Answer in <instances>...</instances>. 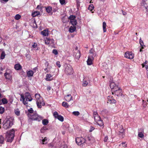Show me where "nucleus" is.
<instances>
[{
    "mask_svg": "<svg viewBox=\"0 0 148 148\" xmlns=\"http://www.w3.org/2000/svg\"><path fill=\"white\" fill-rule=\"evenodd\" d=\"M14 68L16 70H19L21 69L22 66L19 64H15L14 66Z\"/></svg>",
    "mask_w": 148,
    "mask_h": 148,
    "instance_id": "obj_22",
    "label": "nucleus"
},
{
    "mask_svg": "<svg viewBox=\"0 0 148 148\" xmlns=\"http://www.w3.org/2000/svg\"><path fill=\"white\" fill-rule=\"evenodd\" d=\"M77 7H79L80 6L79 2V1H77Z\"/></svg>",
    "mask_w": 148,
    "mask_h": 148,
    "instance_id": "obj_58",
    "label": "nucleus"
},
{
    "mask_svg": "<svg viewBox=\"0 0 148 148\" xmlns=\"http://www.w3.org/2000/svg\"><path fill=\"white\" fill-rule=\"evenodd\" d=\"M28 112L27 113V115L28 116V114H32L33 113H34V111L33 108H30L28 110Z\"/></svg>",
    "mask_w": 148,
    "mask_h": 148,
    "instance_id": "obj_28",
    "label": "nucleus"
},
{
    "mask_svg": "<svg viewBox=\"0 0 148 148\" xmlns=\"http://www.w3.org/2000/svg\"><path fill=\"white\" fill-rule=\"evenodd\" d=\"M48 138L46 137H45L43 138L42 137L41 139L40 140V142L42 144H46L48 143Z\"/></svg>",
    "mask_w": 148,
    "mask_h": 148,
    "instance_id": "obj_17",
    "label": "nucleus"
},
{
    "mask_svg": "<svg viewBox=\"0 0 148 148\" xmlns=\"http://www.w3.org/2000/svg\"><path fill=\"white\" fill-rule=\"evenodd\" d=\"M64 71L67 75H70L73 73V70L71 66L69 64H65L64 65Z\"/></svg>",
    "mask_w": 148,
    "mask_h": 148,
    "instance_id": "obj_7",
    "label": "nucleus"
},
{
    "mask_svg": "<svg viewBox=\"0 0 148 148\" xmlns=\"http://www.w3.org/2000/svg\"><path fill=\"white\" fill-rule=\"evenodd\" d=\"M87 138L88 141H89L91 143H93L95 141V139L93 137L91 136H88Z\"/></svg>",
    "mask_w": 148,
    "mask_h": 148,
    "instance_id": "obj_20",
    "label": "nucleus"
},
{
    "mask_svg": "<svg viewBox=\"0 0 148 148\" xmlns=\"http://www.w3.org/2000/svg\"><path fill=\"white\" fill-rule=\"evenodd\" d=\"M21 18V16L19 14H16L14 17V18L16 20H18L19 19Z\"/></svg>",
    "mask_w": 148,
    "mask_h": 148,
    "instance_id": "obj_44",
    "label": "nucleus"
},
{
    "mask_svg": "<svg viewBox=\"0 0 148 148\" xmlns=\"http://www.w3.org/2000/svg\"><path fill=\"white\" fill-rule=\"evenodd\" d=\"M37 46V44L35 42H34V44L32 45V47L34 48H36Z\"/></svg>",
    "mask_w": 148,
    "mask_h": 148,
    "instance_id": "obj_52",
    "label": "nucleus"
},
{
    "mask_svg": "<svg viewBox=\"0 0 148 148\" xmlns=\"http://www.w3.org/2000/svg\"><path fill=\"white\" fill-rule=\"evenodd\" d=\"M45 43L47 45H51L54 43V40L53 39L47 38L45 40Z\"/></svg>",
    "mask_w": 148,
    "mask_h": 148,
    "instance_id": "obj_15",
    "label": "nucleus"
},
{
    "mask_svg": "<svg viewBox=\"0 0 148 148\" xmlns=\"http://www.w3.org/2000/svg\"><path fill=\"white\" fill-rule=\"evenodd\" d=\"M5 52L4 51H3L1 55V59H4L5 57Z\"/></svg>",
    "mask_w": 148,
    "mask_h": 148,
    "instance_id": "obj_42",
    "label": "nucleus"
},
{
    "mask_svg": "<svg viewBox=\"0 0 148 148\" xmlns=\"http://www.w3.org/2000/svg\"><path fill=\"white\" fill-rule=\"evenodd\" d=\"M112 92L113 95L114 94L117 96H121L122 95V90L120 87H119V89H116H116L113 90V91Z\"/></svg>",
    "mask_w": 148,
    "mask_h": 148,
    "instance_id": "obj_10",
    "label": "nucleus"
},
{
    "mask_svg": "<svg viewBox=\"0 0 148 148\" xmlns=\"http://www.w3.org/2000/svg\"><path fill=\"white\" fill-rule=\"evenodd\" d=\"M61 148H67V147L66 145H63L61 147Z\"/></svg>",
    "mask_w": 148,
    "mask_h": 148,
    "instance_id": "obj_59",
    "label": "nucleus"
},
{
    "mask_svg": "<svg viewBox=\"0 0 148 148\" xmlns=\"http://www.w3.org/2000/svg\"><path fill=\"white\" fill-rule=\"evenodd\" d=\"M52 76L50 74H47L46 76L45 79L48 81H50L53 79Z\"/></svg>",
    "mask_w": 148,
    "mask_h": 148,
    "instance_id": "obj_19",
    "label": "nucleus"
},
{
    "mask_svg": "<svg viewBox=\"0 0 148 148\" xmlns=\"http://www.w3.org/2000/svg\"><path fill=\"white\" fill-rule=\"evenodd\" d=\"M94 7L92 4H90L88 8V9L91 11L94 8Z\"/></svg>",
    "mask_w": 148,
    "mask_h": 148,
    "instance_id": "obj_40",
    "label": "nucleus"
},
{
    "mask_svg": "<svg viewBox=\"0 0 148 148\" xmlns=\"http://www.w3.org/2000/svg\"><path fill=\"white\" fill-rule=\"evenodd\" d=\"M42 124L44 125H46L48 124L49 123V121L48 119H42Z\"/></svg>",
    "mask_w": 148,
    "mask_h": 148,
    "instance_id": "obj_30",
    "label": "nucleus"
},
{
    "mask_svg": "<svg viewBox=\"0 0 148 148\" xmlns=\"http://www.w3.org/2000/svg\"><path fill=\"white\" fill-rule=\"evenodd\" d=\"M53 116L54 117L60 121L62 122L64 121V118L61 115H59L56 111H55L53 113Z\"/></svg>",
    "mask_w": 148,
    "mask_h": 148,
    "instance_id": "obj_11",
    "label": "nucleus"
},
{
    "mask_svg": "<svg viewBox=\"0 0 148 148\" xmlns=\"http://www.w3.org/2000/svg\"><path fill=\"white\" fill-rule=\"evenodd\" d=\"M124 130H120L119 132V133L120 137H121L122 138L124 137Z\"/></svg>",
    "mask_w": 148,
    "mask_h": 148,
    "instance_id": "obj_32",
    "label": "nucleus"
},
{
    "mask_svg": "<svg viewBox=\"0 0 148 148\" xmlns=\"http://www.w3.org/2000/svg\"><path fill=\"white\" fill-rule=\"evenodd\" d=\"M62 105L63 107L66 108H68L69 107V105H68V103L66 102H63L62 103Z\"/></svg>",
    "mask_w": 148,
    "mask_h": 148,
    "instance_id": "obj_35",
    "label": "nucleus"
},
{
    "mask_svg": "<svg viewBox=\"0 0 148 148\" xmlns=\"http://www.w3.org/2000/svg\"><path fill=\"white\" fill-rule=\"evenodd\" d=\"M146 70L148 71V65H147L146 66Z\"/></svg>",
    "mask_w": 148,
    "mask_h": 148,
    "instance_id": "obj_64",
    "label": "nucleus"
},
{
    "mask_svg": "<svg viewBox=\"0 0 148 148\" xmlns=\"http://www.w3.org/2000/svg\"><path fill=\"white\" fill-rule=\"evenodd\" d=\"M75 141L78 145L82 147L85 146V143H86V140L84 138L82 137H77L75 138Z\"/></svg>",
    "mask_w": 148,
    "mask_h": 148,
    "instance_id": "obj_6",
    "label": "nucleus"
},
{
    "mask_svg": "<svg viewBox=\"0 0 148 148\" xmlns=\"http://www.w3.org/2000/svg\"><path fill=\"white\" fill-rule=\"evenodd\" d=\"M41 34L44 36H47L48 35V30H44L43 31L41 32Z\"/></svg>",
    "mask_w": 148,
    "mask_h": 148,
    "instance_id": "obj_26",
    "label": "nucleus"
},
{
    "mask_svg": "<svg viewBox=\"0 0 148 148\" xmlns=\"http://www.w3.org/2000/svg\"><path fill=\"white\" fill-rule=\"evenodd\" d=\"M108 103H115L116 102V100L113 99L112 96H108L107 97Z\"/></svg>",
    "mask_w": 148,
    "mask_h": 148,
    "instance_id": "obj_16",
    "label": "nucleus"
},
{
    "mask_svg": "<svg viewBox=\"0 0 148 148\" xmlns=\"http://www.w3.org/2000/svg\"><path fill=\"white\" fill-rule=\"evenodd\" d=\"M147 61H146L143 64H142L143 67H144L145 66V65L147 64Z\"/></svg>",
    "mask_w": 148,
    "mask_h": 148,
    "instance_id": "obj_61",
    "label": "nucleus"
},
{
    "mask_svg": "<svg viewBox=\"0 0 148 148\" xmlns=\"http://www.w3.org/2000/svg\"><path fill=\"white\" fill-rule=\"evenodd\" d=\"M70 22L71 24L74 26L76 25L77 23V20L76 19L73 20L72 21H71Z\"/></svg>",
    "mask_w": 148,
    "mask_h": 148,
    "instance_id": "obj_33",
    "label": "nucleus"
},
{
    "mask_svg": "<svg viewBox=\"0 0 148 148\" xmlns=\"http://www.w3.org/2000/svg\"><path fill=\"white\" fill-rule=\"evenodd\" d=\"M51 88L50 86H49L47 87V89L48 91H49L51 90Z\"/></svg>",
    "mask_w": 148,
    "mask_h": 148,
    "instance_id": "obj_62",
    "label": "nucleus"
},
{
    "mask_svg": "<svg viewBox=\"0 0 148 148\" xmlns=\"http://www.w3.org/2000/svg\"><path fill=\"white\" fill-rule=\"evenodd\" d=\"M46 10L47 12L48 13H51V15H52V13H51V12L52 10V8L51 6H48L47 7H45Z\"/></svg>",
    "mask_w": 148,
    "mask_h": 148,
    "instance_id": "obj_24",
    "label": "nucleus"
},
{
    "mask_svg": "<svg viewBox=\"0 0 148 148\" xmlns=\"http://www.w3.org/2000/svg\"><path fill=\"white\" fill-rule=\"evenodd\" d=\"M139 43L140 45L142 47V49H143L144 48L143 46H144V43L143 41L141 39V38H140L139 40Z\"/></svg>",
    "mask_w": 148,
    "mask_h": 148,
    "instance_id": "obj_36",
    "label": "nucleus"
},
{
    "mask_svg": "<svg viewBox=\"0 0 148 148\" xmlns=\"http://www.w3.org/2000/svg\"><path fill=\"white\" fill-rule=\"evenodd\" d=\"M4 141V138L2 135H0V143L3 144Z\"/></svg>",
    "mask_w": 148,
    "mask_h": 148,
    "instance_id": "obj_41",
    "label": "nucleus"
},
{
    "mask_svg": "<svg viewBox=\"0 0 148 148\" xmlns=\"http://www.w3.org/2000/svg\"><path fill=\"white\" fill-rule=\"evenodd\" d=\"M47 68H47V67H46V68H45V69H44V70H45V71H46V72L47 73H48L49 72V71H48V70L47 69Z\"/></svg>",
    "mask_w": 148,
    "mask_h": 148,
    "instance_id": "obj_60",
    "label": "nucleus"
},
{
    "mask_svg": "<svg viewBox=\"0 0 148 148\" xmlns=\"http://www.w3.org/2000/svg\"><path fill=\"white\" fill-rule=\"evenodd\" d=\"M12 125V122L10 120H8L3 125V128L5 130L9 129L11 127Z\"/></svg>",
    "mask_w": 148,
    "mask_h": 148,
    "instance_id": "obj_8",
    "label": "nucleus"
},
{
    "mask_svg": "<svg viewBox=\"0 0 148 148\" xmlns=\"http://www.w3.org/2000/svg\"><path fill=\"white\" fill-rule=\"evenodd\" d=\"M5 111L4 108L1 106L0 107V113L2 114L4 113Z\"/></svg>",
    "mask_w": 148,
    "mask_h": 148,
    "instance_id": "obj_46",
    "label": "nucleus"
},
{
    "mask_svg": "<svg viewBox=\"0 0 148 148\" xmlns=\"http://www.w3.org/2000/svg\"><path fill=\"white\" fill-rule=\"evenodd\" d=\"M52 52L53 53L55 54L56 55L58 54V52L56 49H54L53 50Z\"/></svg>",
    "mask_w": 148,
    "mask_h": 148,
    "instance_id": "obj_50",
    "label": "nucleus"
},
{
    "mask_svg": "<svg viewBox=\"0 0 148 148\" xmlns=\"http://www.w3.org/2000/svg\"><path fill=\"white\" fill-rule=\"evenodd\" d=\"M73 114L75 116H78L80 114V113L78 111H74L73 112Z\"/></svg>",
    "mask_w": 148,
    "mask_h": 148,
    "instance_id": "obj_47",
    "label": "nucleus"
},
{
    "mask_svg": "<svg viewBox=\"0 0 148 148\" xmlns=\"http://www.w3.org/2000/svg\"><path fill=\"white\" fill-rule=\"evenodd\" d=\"M21 98L22 99L24 105H26L27 104V101H31L32 100L30 94L28 92H26L25 94V96L21 95Z\"/></svg>",
    "mask_w": 148,
    "mask_h": 148,
    "instance_id": "obj_4",
    "label": "nucleus"
},
{
    "mask_svg": "<svg viewBox=\"0 0 148 148\" xmlns=\"http://www.w3.org/2000/svg\"><path fill=\"white\" fill-rule=\"evenodd\" d=\"M108 139V137L107 136H106L105 137L104 139V141L105 142H106Z\"/></svg>",
    "mask_w": 148,
    "mask_h": 148,
    "instance_id": "obj_56",
    "label": "nucleus"
},
{
    "mask_svg": "<svg viewBox=\"0 0 148 148\" xmlns=\"http://www.w3.org/2000/svg\"><path fill=\"white\" fill-rule=\"evenodd\" d=\"M93 115L95 121L97 125L101 127H103V122L101 120V118L97 113V112H94L93 113Z\"/></svg>",
    "mask_w": 148,
    "mask_h": 148,
    "instance_id": "obj_5",
    "label": "nucleus"
},
{
    "mask_svg": "<svg viewBox=\"0 0 148 148\" xmlns=\"http://www.w3.org/2000/svg\"><path fill=\"white\" fill-rule=\"evenodd\" d=\"M58 9L57 7H56L55 8H53V10L52 9V10H53V12H55L58 10Z\"/></svg>",
    "mask_w": 148,
    "mask_h": 148,
    "instance_id": "obj_53",
    "label": "nucleus"
},
{
    "mask_svg": "<svg viewBox=\"0 0 148 148\" xmlns=\"http://www.w3.org/2000/svg\"><path fill=\"white\" fill-rule=\"evenodd\" d=\"M93 59V58H90L88 57V59L87 61V64L89 65L92 64V61Z\"/></svg>",
    "mask_w": 148,
    "mask_h": 148,
    "instance_id": "obj_23",
    "label": "nucleus"
},
{
    "mask_svg": "<svg viewBox=\"0 0 148 148\" xmlns=\"http://www.w3.org/2000/svg\"><path fill=\"white\" fill-rule=\"evenodd\" d=\"M75 17H76L75 16L73 15H71L69 16V17L68 18V20L70 19V21H72L73 20L75 19Z\"/></svg>",
    "mask_w": 148,
    "mask_h": 148,
    "instance_id": "obj_37",
    "label": "nucleus"
},
{
    "mask_svg": "<svg viewBox=\"0 0 148 148\" xmlns=\"http://www.w3.org/2000/svg\"><path fill=\"white\" fill-rule=\"evenodd\" d=\"M76 29V27L72 26H71L69 29V31L71 33L73 32H74Z\"/></svg>",
    "mask_w": 148,
    "mask_h": 148,
    "instance_id": "obj_29",
    "label": "nucleus"
},
{
    "mask_svg": "<svg viewBox=\"0 0 148 148\" xmlns=\"http://www.w3.org/2000/svg\"><path fill=\"white\" fill-rule=\"evenodd\" d=\"M9 0H0V1L1 3H3L4 2H7Z\"/></svg>",
    "mask_w": 148,
    "mask_h": 148,
    "instance_id": "obj_54",
    "label": "nucleus"
},
{
    "mask_svg": "<svg viewBox=\"0 0 148 148\" xmlns=\"http://www.w3.org/2000/svg\"><path fill=\"white\" fill-rule=\"evenodd\" d=\"M122 13H123V14L124 15H126V14H127V13L126 12H124L123 10H122Z\"/></svg>",
    "mask_w": 148,
    "mask_h": 148,
    "instance_id": "obj_63",
    "label": "nucleus"
},
{
    "mask_svg": "<svg viewBox=\"0 0 148 148\" xmlns=\"http://www.w3.org/2000/svg\"><path fill=\"white\" fill-rule=\"evenodd\" d=\"M72 96L70 94L68 95L67 96H65L64 99L65 100L68 102L72 100Z\"/></svg>",
    "mask_w": 148,
    "mask_h": 148,
    "instance_id": "obj_18",
    "label": "nucleus"
},
{
    "mask_svg": "<svg viewBox=\"0 0 148 148\" xmlns=\"http://www.w3.org/2000/svg\"><path fill=\"white\" fill-rule=\"evenodd\" d=\"M110 87L112 89V92L113 91V90L115 89H119V86L118 84H116L114 82H111L110 84Z\"/></svg>",
    "mask_w": 148,
    "mask_h": 148,
    "instance_id": "obj_12",
    "label": "nucleus"
},
{
    "mask_svg": "<svg viewBox=\"0 0 148 148\" xmlns=\"http://www.w3.org/2000/svg\"><path fill=\"white\" fill-rule=\"evenodd\" d=\"M62 21L63 23H66L69 21L68 18H66L65 16L63 17L62 18Z\"/></svg>",
    "mask_w": 148,
    "mask_h": 148,
    "instance_id": "obj_34",
    "label": "nucleus"
},
{
    "mask_svg": "<svg viewBox=\"0 0 148 148\" xmlns=\"http://www.w3.org/2000/svg\"><path fill=\"white\" fill-rule=\"evenodd\" d=\"M96 55V53L95 52L90 53V55L89 57L90 58H94L95 57Z\"/></svg>",
    "mask_w": 148,
    "mask_h": 148,
    "instance_id": "obj_38",
    "label": "nucleus"
},
{
    "mask_svg": "<svg viewBox=\"0 0 148 148\" xmlns=\"http://www.w3.org/2000/svg\"><path fill=\"white\" fill-rule=\"evenodd\" d=\"M35 96L37 100L36 104L38 107L39 108H41V105L44 106L45 104L42 98L40 97V95L39 94H35Z\"/></svg>",
    "mask_w": 148,
    "mask_h": 148,
    "instance_id": "obj_3",
    "label": "nucleus"
},
{
    "mask_svg": "<svg viewBox=\"0 0 148 148\" xmlns=\"http://www.w3.org/2000/svg\"><path fill=\"white\" fill-rule=\"evenodd\" d=\"M60 3L62 5H64L65 4V0H59Z\"/></svg>",
    "mask_w": 148,
    "mask_h": 148,
    "instance_id": "obj_49",
    "label": "nucleus"
},
{
    "mask_svg": "<svg viewBox=\"0 0 148 148\" xmlns=\"http://www.w3.org/2000/svg\"><path fill=\"white\" fill-rule=\"evenodd\" d=\"M88 84V82L86 80H84L83 81V85L84 86H86Z\"/></svg>",
    "mask_w": 148,
    "mask_h": 148,
    "instance_id": "obj_48",
    "label": "nucleus"
},
{
    "mask_svg": "<svg viewBox=\"0 0 148 148\" xmlns=\"http://www.w3.org/2000/svg\"><path fill=\"white\" fill-rule=\"evenodd\" d=\"M28 117L32 120L38 122L40 121L43 118L42 116L38 115L36 111H34L32 114H28Z\"/></svg>",
    "mask_w": 148,
    "mask_h": 148,
    "instance_id": "obj_1",
    "label": "nucleus"
},
{
    "mask_svg": "<svg viewBox=\"0 0 148 148\" xmlns=\"http://www.w3.org/2000/svg\"><path fill=\"white\" fill-rule=\"evenodd\" d=\"M60 62L59 61L57 62L56 63V65L59 68H60L61 67V65L60 64Z\"/></svg>",
    "mask_w": 148,
    "mask_h": 148,
    "instance_id": "obj_51",
    "label": "nucleus"
},
{
    "mask_svg": "<svg viewBox=\"0 0 148 148\" xmlns=\"http://www.w3.org/2000/svg\"><path fill=\"white\" fill-rule=\"evenodd\" d=\"M141 7L143 10L145 9L147 11H148V0H143Z\"/></svg>",
    "mask_w": 148,
    "mask_h": 148,
    "instance_id": "obj_9",
    "label": "nucleus"
},
{
    "mask_svg": "<svg viewBox=\"0 0 148 148\" xmlns=\"http://www.w3.org/2000/svg\"><path fill=\"white\" fill-rule=\"evenodd\" d=\"M14 112L15 114L17 116H19L20 114V112L18 109L15 110Z\"/></svg>",
    "mask_w": 148,
    "mask_h": 148,
    "instance_id": "obj_45",
    "label": "nucleus"
},
{
    "mask_svg": "<svg viewBox=\"0 0 148 148\" xmlns=\"http://www.w3.org/2000/svg\"><path fill=\"white\" fill-rule=\"evenodd\" d=\"M15 132L14 130H10L7 131L5 134V138L7 140V141L9 142H12L14 136Z\"/></svg>",
    "mask_w": 148,
    "mask_h": 148,
    "instance_id": "obj_2",
    "label": "nucleus"
},
{
    "mask_svg": "<svg viewBox=\"0 0 148 148\" xmlns=\"http://www.w3.org/2000/svg\"><path fill=\"white\" fill-rule=\"evenodd\" d=\"M34 73L32 70L28 71L27 72V74L28 77L32 76L33 75Z\"/></svg>",
    "mask_w": 148,
    "mask_h": 148,
    "instance_id": "obj_27",
    "label": "nucleus"
},
{
    "mask_svg": "<svg viewBox=\"0 0 148 148\" xmlns=\"http://www.w3.org/2000/svg\"><path fill=\"white\" fill-rule=\"evenodd\" d=\"M4 76H5L6 79H10L11 78V76L9 73H7L6 72L4 74Z\"/></svg>",
    "mask_w": 148,
    "mask_h": 148,
    "instance_id": "obj_21",
    "label": "nucleus"
},
{
    "mask_svg": "<svg viewBox=\"0 0 148 148\" xmlns=\"http://www.w3.org/2000/svg\"><path fill=\"white\" fill-rule=\"evenodd\" d=\"M89 52H89L90 53H92L95 52V51L92 49H91L90 50Z\"/></svg>",
    "mask_w": 148,
    "mask_h": 148,
    "instance_id": "obj_55",
    "label": "nucleus"
},
{
    "mask_svg": "<svg viewBox=\"0 0 148 148\" xmlns=\"http://www.w3.org/2000/svg\"><path fill=\"white\" fill-rule=\"evenodd\" d=\"M1 101L3 104H6L8 103V101L5 98H3L1 99Z\"/></svg>",
    "mask_w": 148,
    "mask_h": 148,
    "instance_id": "obj_43",
    "label": "nucleus"
},
{
    "mask_svg": "<svg viewBox=\"0 0 148 148\" xmlns=\"http://www.w3.org/2000/svg\"><path fill=\"white\" fill-rule=\"evenodd\" d=\"M73 56L75 58L78 59H79L81 56V53L79 50H76L73 53Z\"/></svg>",
    "mask_w": 148,
    "mask_h": 148,
    "instance_id": "obj_14",
    "label": "nucleus"
},
{
    "mask_svg": "<svg viewBox=\"0 0 148 148\" xmlns=\"http://www.w3.org/2000/svg\"><path fill=\"white\" fill-rule=\"evenodd\" d=\"M143 133L144 132H138V136L140 138H142L144 136Z\"/></svg>",
    "mask_w": 148,
    "mask_h": 148,
    "instance_id": "obj_39",
    "label": "nucleus"
},
{
    "mask_svg": "<svg viewBox=\"0 0 148 148\" xmlns=\"http://www.w3.org/2000/svg\"><path fill=\"white\" fill-rule=\"evenodd\" d=\"M125 57L128 59H132L134 57V55L132 52H126L125 53Z\"/></svg>",
    "mask_w": 148,
    "mask_h": 148,
    "instance_id": "obj_13",
    "label": "nucleus"
},
{
    "mask_svg": "<svg viewBox=\"0 0 148 148\" xmlns=\"http://www.w3.org/2000/svg\"><path fill=\"white\" fill-rule=\"evenodd\" d=\"M40 14V13L38 11H35L32 13V16L33 17H34L36 16H38Z\"/></svg>",
    "mask_w": 148,
    "mask_h": 148,
    "instance_id": "obj_25",
    "label": "nucleus"
},
{
    "mask_svg": "<svg viewBox=\"0 0 148 148\" xmlns=\"http://www.w3.org/2000/svg\"><path fill=\"white\" fill-rule=\"evenodd\" d=\"M106 23L105 22H103V32H106Z\"/></svg>",
    "mask_w": 148,
    "mask_h": 148,
    "instance_id": "obj_31",
    "label": "nucleus"
},
{
    "mask_svg": "<svg viewBox=\"0 0 148 148\" xmlns=\"http://www.w3.org/2000/svg\"><path fill=\"white\" fill-rule=\"evenodd\" d=\"M45 65L46 66V67H47V68H48L49 65V63H48V62L47 61H46L45 63Z\"/></svg>",
    "mask_w": 148,
    "mask_h": 148,
    "instance_id": "obj_57",
    "label": "nucleus"
}]
</instances>
